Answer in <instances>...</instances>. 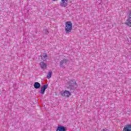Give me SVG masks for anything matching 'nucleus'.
Instances as JSON below:
<instances>
[{"mask_svg": "<svg viewBox=\"0 0 131 131\" xmlns=\"http://www.w3.org/2000/svg\"><path fill=\"white\" fill-rule=\"evenodd\" d=\"M60 94L62 96V97H64V98H69V97L71 96V93H70V92L67 90L61 91Z\"/></svg>", "mask_w": 131, "mask_h": 131, "instance_id": "2", "label": "nucleus"}, {"mask_svg": "<svg viewBox=\"0 0 131 131\" xmlns=\"http://www.w3.org/2000/svg\"><path fill=\"white\" fill-rule=\"evenodd\" d=\"M123 131H131V125H126L123 128Z\"/></svg>", "mask_w": 131, "mask_h": 131, "instance_id": "8", "label": "nucleus"}, {"mask_svg": "<svg viewBox=\"0 0 131 131\" xmlns=\"http://www.w3.org/2000/svg\"><path fill=\"white\" fill-rule=\"evenodd\" d=\"M40 66L42 69H46V68H47V63L43 62H41L40 63Z\"/></svg>", "mask_w": 131, "mask_h": 131, "instance_id": "9", "label": "nucleus"}, {"mask_svg": "<svg viewBox=\"0 0 131 131\" xmlns=\"http://www.w3.org/2000/svg\"><path fill=\"white\" fill-rule=\"evenodd\" d=\"M101 131H109V130H108V129H104Z\"/></svg>", "mask_w": 131, "mask_h": 131, "instance_id": "15", "label": "nucleus"}, {"mask_svg": "<svg viewBox=\"0 0 131 131\" xmlns=\"http://www.w3.org/2000/svg\"><path fill=\"white\" fill-rule=\"evenodd\" d=\"M34 88L35 89H39V88H40V83L38 82H35L34 84Z\"/></svg>", "mask_w": 131, "mask_h": 131, "instance_id": "10", "label": "nucleus"}, {"mask_svg": "<svg viewBox=\"0 0 131 131\" xmlns=\"http://www.w3.org/2000/svg\"><path fill=\"white\" fill-rule=\"evenodd\" d=\"M48 89V85H44L41 88L40 94L41 95H43L45 94V92H46V90Z\"/></svg>", "mask_w": 131, "mask_h": 131, "instance_id": "5", "label": "nucleus"}, {"mask_svg": "<svg viewBox=\"0 0 131 131\" xmlns=\"http://www.w3.org/2000/svg\"><path fill=\"white\" fill-rule=\"evenodd\" d=\"M56 131H65V128L62 126L58 127Z\"/></svg>", "mask_w": 131, "mask_h": 131, "instance_id": "11", "label": "nucleus"}, {"mask_svg": "<svg viewBox=\"0 0 131 131\" xmlns=\"http://www.w3.org/2000/svg\"><path fill=\"white\" fill-rule=\"evenodd\" d=\"M65 26L66 27L64 28V30H65L66 33L67 34L70 33L73 28L72 23H71V21H67L66 23Z\"/></svg>", "mask_w": 131, "mask_h": 131, "instance_id": "1", "label": "nucleus"}, {"mask_svg": "<svg viewBox=\"0 0 131 131\" xmlns=\"http://www.w3.org/2000/svg\"><path fill=\"white\" fill-rule=\"evenodd\" d=\"M60 6L61 7L65 8V7L67 6V0H61Z\"/></svg>", "mask_w": 131, "mask_h": 131, "instance_id": "7", "label": "nucleus"}, {"mask_svg": "<svg viewBox=\"0 0 131 131\" xmlns=\"http://www.w3.org/2000/svg\"><path fill=\"white\" fill-rule=\"evenodd\" d=\"M45 34H49V31L48 30V29L45 30Z\"/></svg>", "mask_w": 131, "mask_h": 131, "instance_id": "14", "label": "nucleus"}, {"mask_svg": "<svg viewBox=\"0 0 131 131\" xmlns=\"http://www.w3.org/2000/svg\"><path fill=\"white\" fill-rule=\"evenodd\" d=\"M126 25H127L128 26H129L130 27H131V11L130 12V14L129 15V18H128V19L127 20V21L126 23Z\"/></svg>", "mask_w": 131, "mask_h": 131, "instance_id": "6", "label": "nucleus"}, {"mask_svg": "<svg viewBox=\"0 0 131 131\" xmlns=\"http://www.w3.org/2000/svg\"><path fill=\"white\" fill-rule=\"evenodd\" d=\"M52 76V71H50L49 72H48V73L47 74V78L48 79H50V78H51Z\"/></svg>", "mask_w": 131, "mask_h": 131, "instance_id": "13", "label": "nucleus"}, {"mask_svg": "<svg viewBox=\"0 0 131 131\" xmlns=\"http://www.w3.org/2000/svg\"><path fill=\"white\" fill-rule=\"evenodd\" d=\"M42 60L43 61H46L47 60H48V55L43 54V55L42 57Z\"/></svg>", "mask_w": 131, "mask_h": 131, "instance_id": "12", "label": "nucleus"}, {"mask_svg": "<svg viewBox=\"0 0 131 131\" xmlns=\"http://www.w3.org/2000/svg\"><path fill=\"white\" fill-rule=\"evenodd\" d=\"M70 86H71L72 90H75V89H76L78 86V85L77 84V83H76V82H75V81H70Z\"/></svg>", "mask_w": 131, "mask_h": 131, "instance_id": "4", "label": "nucleus"}, {"mask_svg": "<svg viewBox=\"0 0 131 131\" xmlns=\"http://www.w3.org/2000/svg\"><path fill=\"white\" fill-rule=\"evenodd\" d=\"M68 63V60L66 59H62L60 61V67L62 68H65V66H67V63Z\"/></svg>", "mask_w": 131, "mask_h": 131, "instance_id": "3", "label": "nucleus"}, {"mask_svg": "<svg viewBox=\"0 0 131 131\" xmlns=\"http://www.w3.org/2000/svg\"><path fill=\"white\" fill-rule=\"evenodd\" d=\"M52 2H56V1H58V0H52Z\"/></svg>", "mask_w": 131, "mask_h": 131, "instance_id": "16", "label": "nucleus"}]
</instances>
